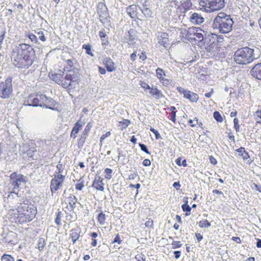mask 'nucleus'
Masks as SVG:
<instances>
[{"label":"nucleus","instance_id":"nucleus-37","mask_svg":"<svg viewBox=\"0 0 261 261\" xmlns=\"http://www.w3.org/2000/svg\"><path fill=\"white\" fill-rule=\"evenodd\" d=\"M141 10L146 17H152V12L148 7L141 8Z\"/></svg>","mask_w":261,"mask_h":261},{"label":"nucleus","instance_id":"nucleus-4","mask_svg":"<svg viewBox=\"0 0 261 261\" xmlns=\"http://www.w3.org/2000/svg\"><path fill=\"white\" fill-rule=\"evenodd\" d=\"M64 81L63 88L66 89L69 93L71 90H74L80 82V75L79 69L73 68L68 69V67L64 68Z\"/></svg>","mask_w":261,"mask_h":261},{"label":"nucleus","instance_id":"nucleus-38","mask_svg":"<svg viewBox=\"0 0 261 261\" xmlns=\"http://www.w3.org/2000/svg\"><path fill=\"white\" fill-rule=\"evenodd\" d=\"M75 61V60L74 59L66 60L65 61L66 64L64 66V68L68 67V69H72L73 68H75L74 67V62Z\"/></svg>","mask_w":261,"mask_h":261},{"label":"nucleus","instance_id":"nucleus-50","mask_svg":"<svg viewBox=\"0 0 261 261\" xmlns=\"http://www.w3.org/2000/svg\"><path fill=\"white\" fill-rule=\"evenodd\" d=\"M172 249H175L182 246V244L180 241H173L171 244Z\"/></svg>","mask_w":261,"mask_h":261},{"label":"nucleus","instance_id":"nucleus-59","mask_svg":"<svg viewBox=\"0 0 261 261\" xmlns=\"http://www.w3.org/2000/svg\"><path fill=\"white\" fill-rule=\"evenodd\" d=\"M145 225L146 227L152 228L153 226V222L152 220H148L145 223Z\"/></svg>","mask_w":261,"mask_h":261},{"label":"nucleus","instance_id":"nucleus-53","mask_svg":"<svg viewBox=\"0 0 261 261\" xmlns=\"http://www.w3.org/2000/svg\"><path fill=\"white\" fill-rule=\"evenodd\" d=\"M150 130L155 135V137L156 140L162 138L159 132L157 130L155 129L154 128L151 127L150 128Z\"/></svg>","mask_w":261,"mask_h":261},{"label":"nucleus","instance_id":"nucleus-23","mask_svg":"<svg viewBox=\"0 0 261 261\" xmlns=\"http://www.w3.org/2000/svg\"><path fill=\"white\" fill-rule=\"evenodd\" d=\"M198 33H196V37L193 41H198V45L201 46L202 43H203L204 38L207 33V31H204L201 28L198 30Z\"/></svg>","mask_w":261,"mask_h":261},{"label":"nucleus","instance_id":"nucleus-63","mask_svg":"<svg viewBox=\"0 0 261 261\" xmlns=\"http://www.w3.org/2000/svg\"><path fill=\"white\" fill-rule=\"evenodd\" d=\"M84 183L83 181L80 183H77L75 184V189L78 190H82L83 188L84 187Z\"/></svg>","mask_w":261,"mask_h":261},{"label":"nucleus","instance_id":"nucleus-30","mask_svg":"<svg viewBox=\"0 0 261 261\" xmlns=\"http://www.w3.org/2000/svg\"><path fill=\"white\" fill-rule=\"evenodd\" d=\"M69 200V205L70 208V211H73L76 207V203L77 199L76 196L70 194L67 198Z\"/></svg>","mask_w":261,"mask_h":261},{"label":"nucleus","instance_id":"nucleus-28","mask_svg":"<svg viewBox=\"0 0 261 261\" xmlns=\"http://www.w3.org/2000/svg\"><path fill=\"white\" fill-rule=\"evenodd\" d=\"M35 33L37 37V40H40L42 42H45L46 40V36L47 35V32L46 31H41L40 30H34Z\"/></svg>","mask_w":261,"mask_h":261},{"label":"nucleus","instance_id":"nucleus-9","mask_svg":"<svg viewBox=\"0 0 261 261\" xmlns=\"http://www.w3.org/2000/svg\"><path fill=\"white\" fill-rule=\"evenodd\" d=\"M10 178L11 184L13 186V192H11V194H14L15 197L18 198V194L16 193V190H18L21 183L25 184L27 182L25 177L22 174H18L16 172H13L10 175Z\"/></svg>","mask_w":261,"mask_h":261},{"label":"nucleus","instance_id":"nucleus-18","mask_svg":"<svg viewBox=\"0 0 261 261\" xmlns=\"http://www.w3.org/2000/svg\"><path fill=\"white\" fill-rule=\"evenodd\" d=\"M251 76L261 81V62L255 64L250 70Z\"/></svg>","mask_w":261,"mask_h":261},{"label":"nucleus","instance_id":"nucleus-1","mask_svg":"<svg viewBox=\"0 0 261 261\" xmlns=\"http://www.w3.org/2000/svg\"><path fill=\"white\" fill-rule=\"evenodd\" d=\"M35 58L36 53L34 48L26 43L18 44L12 54L13 64L19 68H29L34 62Z\"/></svg>","mask_w":261,"mask_h":261},{"label":"nucleus","instance_id":"nucleus-42","mask_svg":"<svg viewBox=\"0 0 261 261\" xmlns=\"http://www.w3.org/2000/svg\"><path fill=\"white\" fill-rule=\"evenodd\" d=\"M213 117L218 122H222L223 121V118L218 111H215L214 112Z\"/></svg>","mask_w":261,"mask_h":261},{"label":"nucleus","instance_id":"nucleus-48","mask_svg":"<svg viewBox=\"0 0 261 261\" xmlns=\"http://www.w3.org/2000/svg\"><path fill=\"white\" fill-rule=\"evenodd\" d=\"M62 215V213L61 211H58L56 218H55V222L58 226L61 225V215Z\"/></svg>","mask_w":261,"mask_h":261},{"label":"nucleus","instance_id":"nucleus-40","mask_svg":"<svg viewBox=\"0 0 261 261\" xmlns=\"http://www.w3.org/2000/svg\"><path fill=\"white\" fill-rule=\"evenodd\" d=\"M97 220L100 224L103 225L105 223L106 221V216L105 214L102 212H101L97 216Z\"/></svg>","mask_w":261,"mask_h":261},{"label":"nucleus","instance_id":"nucleus-54","mask_svg":"<svg viewBox=\"0 0 261 261\" xmlns=\"http://www.w3.org/2000/svg\"><path fill=\"white\" fill-rule=\"evenodd\" d=\"M141 8H146L150 6V3L148 0H140Z\"/></svg>","mask_w":261,"mask_h":261},{"label":"nucleus","instance_id":"nucleus-64","mask_svg":"<svg viewBox=\"0 0 261 261\" xmlns=\"http://www.w3.org/2000/svg\"><path fill=\"white\" fill-rule=\"evenodd\" d=\"M245 151V148L241 147L236 150V151L239 153V155L242 156Z\"/></svg>","mask_w":261,"mask_h":261},{"label":"nucleus","instance_id":"nucleus-44","mask_svg":"<svg viewBox=\"0 0 261 261\" xmlns=\"http://www.w3.org/2000/svg\"><path fill=\"white\" fill-rule=\"evenodd\" d=\"M156 74L157 77L161 80V79H163V76L164 75H165V73L164 70L161 68H158L156 69Z\"/></svg>","mask_w":261,"mask_h":261},{"label":"nucleus","instance_id":"nucleus-21","mask_svg":"<svg viewBox=\"0 0 261 261\" xmlns=\"http://www.w3.org/2000/svg\"><path fill=\"white\" fill-rule=\"evenodd\" d=\"M64 71L62 73H55L52 74L50 77L51 79L55 81L57 84L61 85L63 87L64 81Z\"/></svg>","mask_w":261,"mask_h":261},{"label":"nucleus","instance_id":"nucleus-2","mask_svg":"<svg viewBox=\"0 0 261 261\" xmlns=\"http://www.w3.org/2000/svg\"><path fill=\"white\" fill-rule=\"evenodd\" d=\"M17 217L19 222L20 223H27L32 221L37 214L36 208L34 205H32L28 200H23L18 203Z\"/></svg>","mask_w":261,"mask_h":261},{"label":"nucleus","instance_id":"nucleus-34","mask_svg":"<svg viewBox=\"0 0 261 261\" xmlns=\"http://www.w3.org/2000/svg\"><path fill=\"white\" fill-rule=\"evenodd\" d=\"M84 123L82 121L81 119H80L74 124L72 130L74 132V133H78L79 130L82 128Z\"/></svg>","mask_w":261,"mask_h":261},{"label":"nucleus","instance_id":"nucleus-35","mask_svg":"<svg viewBox=\"0 0 261 261\" xmlns=\"http://www.w3.org/2000/svg\"><path fill=\"white\" fill-rule=\"evenodd\" d=\"M186 199H188V197H187ZM188 200H186L185 201V203H184L181 205L182 210L184 212H186L185 215L186 216L190 215L191 214V207H190L188 205Z\"/></svg>","mask_w":261,"mask_h":261},{"label":"nucleus","instance_id":"nucleus-29","mask_svg":"<svg viewBox=\"0 0 261 261\" xmlns=\"http://www.w3.org/2000/svg\"><path fill=\"white\" fill-rule=\"evenodd\" d=\"M128 15L132 18H135L137 17V7L136 5H130L126 9Z\"/></svg>","mask_w":261,"mask_h":261},{"label":"nucleus","instance_id":"nucleus-45","mask_svg":"<svg viewBox=\"0 0 261 261\" xmlns=\"http://www.w3.org/2000/svg\"><path fill=\"white\" fill-rule=\"evenodd\" d=\"M104 172L106 173L105 178L107 179H110L112 177L113 170L110 168H106Z\"/></svg>","mask_w":261,"mask_h":261},{"label":"nucleus","instance_id":"nucleus-57","mask_svg":"<svg viewBox=\"0 0 261 261\" xmlns=\"http://www.w3.org/2000/svg\"><path fill=\"white\" fill-rule=\"evenodd\" d=\"M140 85H141V87L142 88H143L144 90H150L151 88L149 86V85L147 83H146V82H142Z\"/></svg>","mask_w":261,"mask_h":261},{"label":"nucleus","instance_id":"nucleus-25","mask_svg":"<svg viewBox=\"0 0 261 261\" xmlns=\"http://www.w3.org/2000/svg\"><path fill=\"white\" fill-rule=\"evenodd\" d=\"M149 93L156 99H160L164 97L162 92L156 86H152L149 90Z\"/></svg>","mask_w":261,"mask_h":261},{"label":"nucleus","instance_id":"nucleus-6","mask_svg":"<svg viewBox=\"0 0 261 261\" xmlns=\"http://www.w3.org/2000/svg\"><path fill=\"white\" fill-rule=\"evenodd\" d=\"M199 4L210 12L218 11L225 6L224 0H200Z\"/></svg>","mask_w":261,"mask_h":261},{"label":"nucleus","instance_id":"nucleus-20","mask_svg":"<svg viewBox=\"0 0 261 261\" xmlns=\"http://www.w3.org/2000/svg\"><path fill=\"white\" fill-rule=\"evenodd\" d=\"M190 20L194 24H200L204 21V18L200 14L194 12L190 16Z\"/></svg>","mask_w":261,"mask_h":261},{"label":"nucleus","instance_id":"nucleus-26","mask_svg":"<svg viewBox=\"0 0 261 261\" xmlns=\"http://www.w3.org/2000/svg\"><path fill=\"white\" fill-rule=\"evenodd\" d=\"M104 61L108 71L112 72L116 70V68L114 66V63L110 58H105Z\"/></svg>","mask_w":261,"mask_h":261},{"label":"nucleus","instance_id":"nucleus-58","mask_svg":"<svg viewBox=\"0 0 261 261\" xmlns=\"http://www.w3.org/2000/svg\"><path fill=\"white\" fill-rule=\"evenodd\" d=\"M251 188L252 189L255 188V189L261 193V185H258L254 182H253L251 186Z\"/></svg>","mask_w":261,"mask_h":261},{"label":"nucleus","instance_id":"nucleus-12","mask_svg":"<svg viewBox=\"0 0 261 261\" xmlns=\"http://www.w3.org/2000/svg\"><path fill=\"white\" fill-rule=\"evenodd\" d=\"M176 89L179 93L184 95L185 98L188 99L191 102H196L199 99L198 95L195 93L186 90L181 87H177Z\"/></svg>","mask_w":261,"mask_h":261},{"label":"nucleus","instance_id":"nucleus-62","mask_svg":"<svg viewBox=\"0 0 261 261\" xmlns=\"http://www.w3.org/2000/svg\"><path fill=\"white\" fill-rule=\"evenodd\" d=\"M209 159H210V163L212 165H215L217 164V161L216 159L213 156H212V155L209 156Z\"/></svg>","mask_w":261,"mask_h":261},{"label":"nucleus","instance_id":"nucleus-17","mask_svg":"<svg viewBox=\"0 0 261 261\" xmlns=\"http://www.w3.org/2000/svg\"><path fill=\"white\" fill-rule=\"evenodd\" d=\"M43 107L53 110H56L57 102L50 97H48L45 95V99L42 101Z\"/></svg>","mask_w":261,"mask_h":261},{"label":"nucleus","instance_id":"nucleus-56","mask_svg":"<svg viewBox=\"0 0 261 261\" xmlns=\"http://www.w3.org/2000/svg\"><path fill=\"white\" fill-rule=\"evenodd\" d=\"M122 242V241L121 240L119 234H117L115 236V238L114 239L113 241H112V243H117L118 244H120Z\"/></svg>","mask_w":261,"mask_h":261},{"label":"nucleus","instance_id":"nucleus-3","mask_svg":"<svg viewBox=\"0 0 261 261\" xmlns=\"http://www.w3.org/2000/svg\"><path fill=\"white\" fill-rule=\"evenodd\" d=\"M233 23L230 15L221 12L215 18L212 27L214 29H217L220 33L227 34L232 30Z\"/></svg>","mask_w":261,"mask_h":261},{"label":"nucleus","instance_id":"nucleus-52","mask_svg":"<svg viewBox=\"0 0 261 261\" xmlns=\"http://www.w3.org/2000/svg\"><path fill=\"white\" fill-rule=\"evenodd\" d=\"M234 128L237 132H240V125L239 124V119L237 118H235L233 119Z\"/></svg>","mask_w":261,"mask_h":261},{"label":"nucleus","instance_id":"nucleus-11","mask_svg":"<svg viewBox=\"0 0 261 261\" xmlns=\"http://www.w3.org/2000/svg\"><path fill=\"white\" fill-rule=\"evenodd\" d=\"M65 176L60 174L55 175L50 181V190L52 193L58 191L62 186V184L64 180Z\"/></svg>","mask_w":261,"mask_h":261},{"label":"nucleus","instance_id":"nucleus-46","mask_svg":"<svg viewBox=\"0 0 261 261\" xmlns=\"http://www.w3.org/2000/svg\"><path fill=\"white\" fill-rule=\"evenodd\" d=\"M119 123L122 124L121 127V129L123 130L128 126L130 123V121L128 119H123V120L122 121H120Z\"/></svg>","mask_w":261,"mask_h":261},{"label":"nucleus","instance_id":"nucleus-41","mask_svg":"<svg viewBox=\"0 0 261 261\" xmlns=\"http://www.w3.org/2000/svg\"><path fill=\"white\" fill-rule=\"evenodd\" d=\"M83 48L86 50V53L87 54L91 56V57H93L94 55L91 51V46L89 44H84L83 45Z\"/></svg>","mask_w":261,"mask_h":261},{"label":"nucleus","instance_id":"nucleus-24","mask_svg":"<svg viewBox=\"0 0 261 261\" xmlns=\"http://www.w3.org/2000/svg\"><path fill=\"white\" fill-rule=\"evenodd\" d=\"M192 6V4L191 0H187L181 3V5L178 6L177 11H179L181 13H185L191 8Z\"/></svg>","mask_w":261,"mask_h":261},{"label":"nucleus","instance_id":"nucleus-13","mask_svg":"<svg viewBox=\"0 0 261 261\" xmlns=\"http://www.w3.org/2000/svg\"><path fill=\"white\" fill-rule=\"evenodd\" d=\"M97 14L100 18V21L102 23H104L103 21V19H107L108 17H110V15L108 8L106 5L102 3H99L97 7Z\"/></svg>","mask_w":261,"mask_h":261},{"label":"nucleus","instance_id":"nucleus-49","mask_svg":"<svg viewBox=\"0 0 261 261\" xmlns=\"http://www.w3.org/2000/svg\"><path fill=\"white\" fill-rule=\"evenodd\" d=\"M6 33V29L2 31L0 33V50L2 48V44L4 42V40L5 38V35Z\"/></svg>","mask_w":261,"mask_h":261},{"label":"nucleus","instance_id":"nucleus-14","mask_svg":"<svg viewBox=\"0 0 261 261\" xmlns=\"http://www.w3.org/2000/svg\"><path fill=\"white\" fill-rule=\"evenodd\" d=\"M3 242L10 244H15L17 241V233L14 231H10L3 234Z\"/></svg>","mask_w":261,"mask_h":261},{"label":"nucleus","instance_id":"nucleus-33","mask_svg":"<svg viewBox=\"0 0 261 261\" xmlns=\"http://www.w3.org/2000/svg\"><path fill=\"white\" fill-rule=\"evenodd\" d=\"M188 123L192 127H195L196 125H198L200 127L203 128V123L201 121H199L197 117H195L194 120L189 119L188 120Z\"/></svg>","mask_w":261,"mask_h":261},{"label":"nucleus","instance_id":"nucleus-55","mask_svg":"<svg viewBox=\"0 0 261 261\" xmlns=\"http://www.w3.org/2000/svg\"><path fill=\"white\" fill-rule=\"evenodd\" d=\"M92 127V123L91 122L88 123L83 132L88 135Z\"/></svg>","mask_w":261,"mask_h":261},{"label":"nucleus","instance_id":"nucleus-7","mask_svg":"<svg viewBox=\"0 0 261 261\" xmlns=\"http://www.w3.org/2000/svg\"><path fill=\"white\" fill-rule=\"evenodd\" d=\"M12 77L8 76L5 81L0 82V98H9L13 94Z\"/></svg>","mask_w":261,"mask_h":261},{"label":"nucleus","instance_id":"nucleus-32","mask_svg":"<svg viewBox=\"0 0 261 261\" xmlns=\"http://www.w3.org/2000/svg\"><path fill=\"white\" fill-rule=\"evenodd\" d=\"M88 135L82 132L80 138L78 139L77 145L79 148H81L83 147L85 144V141Z\"/></svg>","mask_w":261,"mask_h":261},{"label":"nucleus","instance_id":"nucleus-36","mask_svg":"<svg viewBox=\"0 0 261 261\" xmlns=\"http://www.w3.org/2000/svg\"><path fill=\"white\" fill-rule=\"evenodd\" d=\"M25 36L29 38L33 43L35 44H39L36 34H34L33 33L29 32L26 34Z\"/></svg>","mask_w":261,"mask_h":261},{"label":"nucleus","instance_id":"nucleus-61","mask_svg":"<svg viewBox=\"0 0 261 261\" xmlns=\"http://www.w3.org/2000/svg\"><path fill=\"white\" fill-rule=\"evenodd\" d=\"M136 258L137 261H145V257L143 254L136 255Z\"/></svg>","mask_w":261,"mask_h":261},{"label":"nucleus","instance_id":"nucleus-8","mask_svg":"<svg viewBox=\"0 0 261 261\" xmlns=\"http://www.w3.org/2000/svg\"><path fill=\"white\" fill-rule=\"evenodd\" d=\"M45 99V94H31L24 100L23 105L31 107H43L42 101Z\"/></svg>","mask_w":261,"mask_h":261},{"label":"nucleus","instance_id":"nucleus-51","mask_svg":"<svg viewBox=\"0 0 261 261\" xmlns=\"http://www.w3.org/2000/svg\"><path fill=\"white\" fill-rule=\"evenodd\" d=\"M139 146H140L142 151L145 152V153L150 154V152L148 150L147 147L144 144L139 143Z\"/></svg>","mask_w":261,"mask_h":261},{"label":"nucleus","instance_id":"nucleus-10","mask_svg":"<svg viewBox=\"0 0 261 261\" xmlns=\"http://www.w3.org/2000/svg\"><path fill=\"white\" fill-rule=\"evenodd\" d=\"M218 39V35L207 32L201 46H204L207 50L213 48L217 44Z\"/></svg>","mask_w":261,"mask_h":261},{"label":"nucleus","instance_id":"nucleus-31","mask_svg":"<svg viewBox=\"0 0 261 261\" xmlns=\"http://www.w3.org/2000/svg\"><path fill=\"white\" fill-rule=\"evenodd\" d=\"M99 36L101 40L102 44L103 45H108L109 41L108 40V38L106 37L107 35L106 34L105 30L104 29H102V30L99 31Z\"/></svg>","mask_w":261,"mask_h":261},{"label":"nucleus","instance_id":"nucleus-5","mask_svg":"<svg viewBox=\"0 0 261 261\" xmlns=\"http://www.w3.org/2000/svg\"><path fill=\"white\" fill-rule=\"evenodd\" d=\"M234 61L239 64H246L252 62L254 59V49L248 47H242L234 53Z\"/></svg>","mask_w":261,"mask_h":261},{"label":"nucleus","instance_id":"nucleus-60","mask_svg":"<svg viewBox=\"0 0 261 261\" xmlns=\"http://www.w3.org/2000/svg\"><path fill=\"white\" fill-rule=\"evenodd\" d=\"M111 135V132L110 131L107 132L106 134L102 135L100 138V142H101L103 140H104L106 138L110 136Z\"/></svg>","mask_w":261,"mask_h":261},{"label":"nucleus","instance_id":"nucleus-15","mask_svg":"<svg viewBox=\"0 0 261 261\" xmlns=\"http://www.w3.org/2000/svg\"><path fill=\"white\" fill-rule=\"evenodd\" d=\"M155 35L157 37L158 43L161 45L167 47L169 45L168 34L163 32H158Z\"/></svg>","mask_w":261,"mask_h":261},{"label":"nucleus","instance_id":"nucleus-47","mask_svg":"<svg viewBox=\"0 0 261 261\" xmlns=\"http://www.w3.org/2000/svg\"><path fill=\"white\" fill-rule=\"evenodd\" d=\"M2 261H14V258L11 255L5 254L1 258Z\"/></svg>","mask_w":261,"mask_h":261},{"label":"nucleus","instance_id":"nucleus-27","mask_svg":"<svg viewBox=\"0 0 261 261\" xmlns=\"http://www.w3.org/2000/svg\"><path fill=\"white\" fill-rule=\"evenodd\" d=\"M196 29H198V27H192L189 28L187 31L185 30V33H186V38L188 40L192 41L193 39H195V37H193V34Z\"/></svg>","mask_w":261,"mask_h":261},{"label":"nucleus","instance_id":"nucleus-19","mask_svg":"<svg viewBox=\"0 0 261 261\" xmlns=\"http://www.w3.org/2000/svg\"><path fill=\"white\" fill-rule=\"evenodd\" d=\"M103 186L104 183L103 182V179L100 176L96 175L95 179L93 181L92 187L97 190L103 191L104 190Z\"/></svg>","mask_w":261,"mask_h":261},{"label":"nucleus","instance_id":"nucleus-22","mask_svg":"<svg viewBox=\"0 0 261 261\" xmlns=\"http://www.w3.org/2000/svg\"><path fill=\"white\" fill-rule=\"evenodd\" d=\"M70 238H71L73 244H74L79 240L80 237L81 229L79 226H77L76 228L72 229L70 230Z\"/></svg>","mask_w":261,"mask_h":261},{"label":"nucleus","instance_id":"nucleus-16","mask_svg":"<svg viewBox=\"0 0 261 261\" xmlns=\"http://www.w3.org/2000/svg\"><path fill=\"white\" fill-rule=\"evenodd\" d=\"M137 32L134 29H131L128 31L126 35V39L127 40V42L129 45H133L136 43L137 40Z\"/></svg>","mask_w":261,"mask_h":261},{"label":"nucleus","instance_id":"nucleus-43","mask_svg":"<svg viewBox=\"0 0 261 261\" xmlns=\"http://www.w3.org/2000/svg\"><path fill=\"white\" fill-rule=\"evenodd\" d=\"M37 245L38 249L40 251L42 250L45 245L44 239L42 238H40L38 240Z\"/></svg>","mask_w":261,"mask_h":261},{"label":"nucleus","instance_id":"nucleus-39","mask_svg":"<svg viewBox=\"0 0 261 261\" xmlns=\"http://www.w3.org/2000/svg\"><path fill=\"white\" fill-rule=\"evenodd\" d=\"M211 222H208L207 220H202L199 222V226L202 228H208L211 226Z\"/></svg>","mask_w":261,"mask_h":261}]
</instances>
